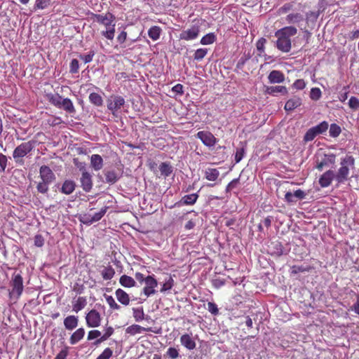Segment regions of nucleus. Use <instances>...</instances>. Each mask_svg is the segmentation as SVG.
I'll return each mask as SVG.
<instances>
[{"mask_svg":"<svg viewBox=\"0 0 359 359\" xmlns=\"http://www.w3.org/2000/svg\"><path fill=\"white\" fill-rule=\"evenodd\" d=\"M162 29L158 26H152L148 30V35L153 41H156L160 38Z\"/></svg>","mask_w":359,"mask_h":359,"instance_id":"473e14b6","label":"nucleus"},{"mask_svg":"<svg viewBox=\"0 0 359 359\" xmlns=\"http://www.w3.org/2000/svg\"><path fill=\"white\" fill-rule=\"evenodd\" d=\"M303 15L299 13H290L285 18V20L288 24H297L303 21Z\"/></svg>","mask_w":359,"mask_h":359,"instance_id":"c756f323","label":"nucleus"},{"mask_svg":"<svg viewBox=\"0 0 359 359\" xmlns=\"http://www.w3.org/2000/svg\"><path fill=\"white\" fill-rule=\"evenodd\" d=\"M76 188V184L73 180H65L61 187V192L66 195H69L74 192Z\"/></svg>","mask_w":359,"mask_h":359,"instance_id":"5701e85b","label":"nucleus"},{"mask_svg":"<svg viewBox=\"0 0 359 359\" xmlns=\"http://www.w3.org/2000/svg\"><path fill=\"white\" fill-rule=\"evenodd\" d=\"M87 305V299L86 297H79L74 302H73V311L76 313L83 309Z\"/></svg>","mask_w":359,"mask_h":359,"instance_id":"b1692460","label":"nucleus"},{"mask_svg":"<svg viewBox=\"0 0 359 359\" xmlns=\"http://www.w3.org/2000/svg\"><path fill=\"white\" fill-rule=\"evenodd\" d=\"M271 245L275 249V250L272 251V254H275L277 256H280L283 253V248L280 243L276 241L271 243Z\"/></svg>","mask_w":359,"mask_h":359,"instance_id":"de8ad7c7","label":"nucleus"},{"mask_svg":"<svg viewBox=\"0 0 359 359\" xmlns=\"http://www.w3.org/2000/svg\"><path fill=\"white\" fill-rule=\"evenodd\" d=\"M208 310L209 311V312H210L212 314H213L215 316H216L219 313V310H218L217 306L214 302H209L208 303Z\"/></svg>","mask_w":359,"mask_h":359,"instance_id":"680f3d73","label":"nucleus"},{"mask_svg":"<svg viewBox=\"0 0 359 359\" xmlns=\"http://www.w3.org/2000/svg\"><path fill=\"white\" fill-rule=\"evenodd\" d=\"M174 285V280L171 276L169 277L168 280L164 283L161 287V292H164L167 290H170Z\"/></svg>","mask_w":359,"mask_h":359,"instance_id":"603ef678","label":"nucleus"},{"mask_svg":"<svg viewBox=\"0 0 359 359\" xmlns=\"http://www.w3.org/2000/svg\"><path fill=\"white\" fill-rule=\"evenodd\" d=\"M334 179L335 180L334 172L329 170L320 176L318 182L320 185L324 188L329 187Z\"/></svg>","mask_w":359,"mask_h":359,"instance_id":"2eb2a0df","label":"nucleus"},{"mask_svg":"<svg viewBox=\"0 0 359 359\" xmlns=\"http://www.w3.org/2000/svg\"><path fill=\"white\" fill-rule=\"evenodd\" d=\"M297 34V29L294 26H286L275 32L277 38L276 46L283 53H289L292 48L291 37Z\"/></svg>","mask_w":359,"mask_h":359,"instance_id":"f257e3e1","label":"nucleus"},{"mask_svg":"<svg viewBox=\"0 0 359 359\" xmlns=\"http://www.w3.org/2000/svg\"><path fill=\"white\" fill-rule=\"evenodd\" d=\"M266 91L269 95H274L276 93H281L282 95H287L288 93L287 88L283 86H269L266 88Z\"/></svg>","mask_w":359,"mask_h":359,"instance_id":"cd10ccee","label":"nucleus"},{"mask_svg":"<svg viewBox=\"0 0 359 359\" xmlns=\"http://www.w3.org/2000/svg\"><path fill=\"white\" fill-rule=\"evenodd\" d=\"M36 146L35 140H29L19 144L13 152V158L16 163L22 164L23 158L32 152Z\"/></svg>","mask_w":359,"mask_h":359,"instance_id":"0eeeda50","label":"nucleus"},{"mask_svg":"<svg viewBox=\"0 0 359 359\" xmlns=\"http://www.w3.org/2000/svg\"><path fill=\"white\" fill-rule=\"evenodd\" d=\"M293 6L291 3H286L284 5H283L278 10V13L279 15L285 14L290 11L292 10Z\"/></svg>","mask_w":359,"mask_h":359,"instance_id":"4d7b16f0","label":"nucleus"},{"mask_svg":"<svg viewBox=\"0 0 359 359\" xmlns=\"http://www.w3.org/2000/svg\"><path fill=\"white\" fill-rule=\"evenodd\" d=\"M292 86L297 90H303L306 87V83L304 79L296 80Z\"/></svg>","mask_w":359,"mask_h":359,"instance_id":"0e129e2a","label":"nucleus"},{"mask_svg":"<svg viewBox=\"0 0 359 359\" xmlns=\"http://www.w3.org/2000/svg\"><path fill=\"white\" fill-rule=\"evenodd\" d=\"M159 170L161 175L165 177H168L172 172V168L169 163L163 162L159 165Z\"/></svg>","mask_w":359,"mask_h":359,"instance_id":"72a5a7b5","label":"nucleus"},{"mask_svg":"<svg viewBox=\"0 0 359 359\" xmlns=\"http://www.w3.org/2000/svg\"><path fill=\"white\" fill-rule=\"evenodd\" d=\"M266 43V40L263 37L260 38L257 41L256 47L257 50L259 52V55H262V54L264 53Z\"/></svg>","mask_w":359,"mask_h":359,"instance_id":"09e8293b","label":"nucleus"},{"mask_svg":"<svg viewBox=\"0 0 359 359\" xmlns=\"http://www.w3.org/2000/svg\"><path fill=\"white\" fill-rule=\"evenodd\" d=\"M39 182L37 183V191L41 194H47L49 185L55 180V175L53 170L47 165H41L39 168Z\"/></svg>","mask_w":359,"mask_h":359,"instance_id":"7ed1b4c3","label":"nucleus"},{"mask_svg":"<svg viewBox=\"0 0 359 359\" xmlns=\"http://www.w3.org/2000/svg\"><path fill=\"white\" fill-rule=\"evenodd\" d=\"M128 37V34L126 31H122L120 32V34L117 36L116 40L118 43L121 45L126 42Z\"/></svg>","mask_w":359,"mask_h":359,"instance_id":"e2e57ef3","label":"nucleus"},{"mask_svg":"<svg viewBox=\"0 0 359 359\" xmlns=\"http://www.w3.org/2000/svg\"><path fill=\"white\" fill-rule=\"evenodd\" d=\"M328 128H329V124L325 121L320 123L319 124H318L317 126L313 127V128L315 129V130L316 131L318 135L325 133V131H327Z\"/></svg>","mask_w":359,"mask_h":359,"instance_id":"c03bdc74","label":"nucleus"},{"mask_svg":"<svg viewBox=\"0 0 359 359\" xmlns=\"http://www.w3.org/2000/svg\"><path fill=\"white\" fill-rule=\"evenodd\" d=\"M112 354L113 351L110 348H106L96 359H109Z\"/></svg>","mask_w":359,"mask_h":359,"instance_id":"13d9d810","label":"nucleus"},{"mask_svg":"<svg viewBox=\"0 0 359 359\" xmlns=\"http://www.w3.org/2000/svg\"><path fill=\"white\" fill-rule=\"evenodd\" d=\"M302 104V100L299 97H292L288 100L284 107L286 111H292L299 107Z\"/></svg>","mask_w":359,"mask_h":359,"instance_id":"a878e982","label":"nucleus"},{"mask_svg":"<svg viewBox=\"0 0 359 359\" xmlns=\"http://www.w3.org/2000/svg\"><path fill=\"white\" fill-rule=\"evenodd\" d=\"M104 297L110 309L112 310H119L121 309V306L116 302L112 296L105 295Z\"/></svg>","mask_w":359,"mask_h":359,"instance_id":"37998d69","label":"nucleus"},{"mask_svg":"<svg viewBox=\"0 0 359 359\" xmlns=\"http://www.w3.org/2000/svg\"><path fill=\"white\" fill-rule=\"evenodd\" d=\"M89 100L93 104L97 107H100L103 104L102 96L97 93H91L89 95Z\"/></svg>","mask_w":359,"mask_h":359,"instance_id":"f704fd0d","label":"nucleus"},{"mask_svg":"<svg viewBox=\"0 0 359 359\" xmlns=\"http://www.w3.org/2000/svg\"><path fill=\"white\" fill-rule=\"evenodd\" d=\"M93 19L105 27L106 29L101 31V35L109 40H113L115 35V16L108 12L105 14H93Z\"/></svg>","mask_w":359,"mask_h":359,"instance_id":"f03ea898","label":"nucleus"},{"mask_svg":"<svg viewBox=\"0 0 359 359\" xmlns=\"http://www.w3.org/2000/svg\"><path fill=\"white\" fill-rule=\"evenodd\" d=\"M142 332H153L154 333H158V332L152 330L151 327H143L136 324L128 326L126 329V334H128L132 336L135 335L137 334H140Z\"/></svg>","mask_w":359,"mask_h":359,"instance_id":"dca6fc26","label":"nucleus"},{"mask_svg":"<svg viewBox=\"0 0 359 359\" xmlns=\"http://www.w3.org/2000/svg\"><path fill=\"white\" fill-rule=\"evenodd\" d=\"M341 132V127L336 124L332 123L330 126L329 133L332 137H337Z\"/></svg>","mask_w":359,"mask_h":359,"instance_id":"58836bf2","label":"nucleus"},{"mask_svg":"<svg viewBox=\"0 0 359 359\" xmlns=\"http://www.w3.org/2000/svg\"><path fill=\"white\" fill-rule=\"evenodd\" d=\"M95 55V50H91L89 51V53L88 54H81L79 55V58L81 60H83L85 64H87V63L90 62L93 60Z\"/></svg>","mask_w":359,"mask_h":359,"instance_id":"a18cd8bd","label":"nucleus"},{"mask_svg":"<svg viewBox=\"0 0 359 359\" xmlns=\"http://www.w3.org/2000/svg\"><path fill=\"white\" fill-rule=\"evenodd\" d=\"M311 266H297L294 265L290 268V273L291 275H294L298 273L307 272L311 270Z\"/></svg>","mask_w":359,"mask_h":359,"instance_id":"4c0bfd02","label":"nucleus"},{"mask_svg":"<svg viewBox=\"0 0 359 359\" xmlns=\"http://www.w3.org/2000/svg\"><path fill=\"white\" fill-rule=\"evenodd\" d=\"M226 283L225 280L221 278H216L212 280V285L215 288H220L224 286Z\"/></svg>","mask_w":359,"mask_h":359,"instance_id":"774afa93","label":"nucleus"},{"mask_svg":"<svg viewBox=\"0 0 359 359\" xmlns=\"http://www.w3.org/2000/svg\"><path fill=\"white\" fill-rule=\"evenodd\" d=\"M348 106L353 111L359 109V98L355 96L351 97L348 101Z\"/></svg>","mask_w":359,"mask_h":359,"instance_id":"8fccbe9b","label":"nucleus"},{"mask_svg":"<svg viewBox=\"0 0 359 359\" xmlns=\"http://www.w3.org/2000/svg\"><path fill=\"white\" fill-rule=\"evenodd\" d=\"M81 187L86 192L91 191L93 185V177L88 171H83L80 178Z\"/></svg>","mask_w":359,"mask_h":359,"instance_id":"f8f14e48","label":"nucleus"},{"mask_svg":"<svg viewBox=\"0 0 359 359\" xmlns=\"http://www.w3.org/2000/svg\"><path fill=\"white\" fill-rule=\"evenodd\" d=\"M355 168V158L351 155H346L341 158L340 168L338 169L335 175V180L338 184L344 183L349 178L351 169Z\"/></svg>","mask_w":359,"mask_h":359,"instance_id":"20e7f679","label":"nucleus"},{"mask_svg":"<svg viewBox=\"0 0 359 359\" xmlns=\"http://www.w3.org/2000/svg\"><path fill=\"white\" fill-rule=\"evenodd\" d=\"M305 196V192L301 189H297L294 193L288 191L285 194V201L288 203H291L296 202L297 200L304 199Z\"/></svg>","mask_w":359,"mask_h":359,"instance_id":"4468645a","label":"nucleus"},{"mask_svg":"<svg viewBox=\"0 0 359 359\" xmlns=\"http://www.w3.org/2000/svg\"><path fill=\"white\" fill-rule=\"evenodd\" d=\"M117 300L123 305L128 306L130 304L129 294L123 290L118 288L115 292Z\"/></svg>","mask_w":359,"mask_h":359,"instance_id":"412c9836","label":"nucleus"},{"mask_svg":"<svg viewBox=\"0 0 359 359\" xmlns=\"http://www.w3.org/2000/svg\"><path fill=\"white\" fill-rule=\"evenodd\" d=\"M85 335V330L83 327L77 329L70 337L69 342L72 345L81 341Z\"/></svg>","mask_w":359,"mask_h":359,"instance_id":"393cba45","label":"nucleus"},{"mask_svg":"<svg viewBox=\"0 0 359 359\" xmlns=\"http://www.w3.org/2000/svg\"><path fill=\"white\" fill-rule=\"evenodd\" d=\"M119 283L124 287H133L136 285L135 280L127 275H122L120 277Z\"/></svg>","mask_w":359,"mask_h":359,"instance_id":"c85d7f7f","label":"nucleus"},{"mask_svg":"<svg viewBox=\"0 0 359 359\" xmlns=\"http://www.w3.org/2000/svg\"><path fill=\"white\" fill-rule=\"evenodd\" d=\"M78 317L75 316H69L64 319V325L68 330H72L78 325Z\"/></svg>","mask_w":359,"mask_h":359,"instance_id":"4be33fe9","label":"nucleus"},{"mask_svg":"<svg viewBox=\"0 0 359 359\" xmlns=\"http://www.w3.org/2000/svg\"><path fill=\"white\" fill-rule=\"evenodd\" d=\"M166 355L170 359H176L177 358L179 357V351L175 347H170L168 348L166 351Z\"/></svg>","mask_w":359,"mask_h":359,"instance_id":"5fc2aeb1","label":"nucleus"},{"mask_svg":"<svg viewBox=\"0 0 359 359\" xmlns=\"http://www.w3.org/2000/svg\"><path fill=\"white\" fill-rule=\"evenodd\" d=\"M322 92L319 88H312L310 92V97L312 100L317 101L320 100Z\"/></svg>","mask_w":359,"mask_h":359,"instance_id":"49530a36","label":"nucleus"},{"mask_svg":"<svg viewBox=\"0 0 359 359\" xmlns=\"http://www.w3.org/2000/svg\"><path fill=\"white\" fill-rule=\"evenodd\" d=\"M284 74L279 70L271 71L269 76L268 79L270 83H280L285 81Z\"/></svg>","mask_w":359,"mask_h":359,"instance_id":"6ab92c4d","label":"nucleus"},{"mask_svg":"<svg viewBox=\"0 0 359 359\" xmlns=\"http://www.w3.org/2000/svg\"><path fill=\"white\" fill-rule=\"evenodd\" d=\"M180 342L183 346L190 351L194 350L196 346L195 341L189 334H182L180 337Z\"/></svg>","mask_w":359,"mask_h":359,"instance_id":"a211bd4d","label":"nucleus"},{"mask_svg":"<svg viewBox=\"0 0 359 359\" xmlns=\"http://www.w3.org/2000/svg\"><path fill=\"white\" fill-rule=\"evenodd\" d=\"M107 210V207L102 208L98 212L95 213L93 216L90 215H85V221H83V223L87 224H91L93 222H97L102 219V217L105 215Z\"/></svg>","mask_w":359,"mask_h":359,"instance_id":"f3484780","label":"nucleus"},{"mask_svg":"<svg viewBox=\"0 0 359 359\" xmlns=\"http://www.w3.org/2000/svg\"><path fill=\"white\" fill-rule=\"evenodd\" d=\"M68 355V347L62 349L54 359H66Z\"/></svg>","mask_w":359,"mask_h":359,"instance_id":"338daca9","label":"nucleus"},{"mask_svg":"<svg viewBox=\"0 0 359 359\" xmlns=\"http://www.w3.org/2000/svg\"><path fill=\"white\" fill-rule=\"evenodd\" d=\"M318 135L313 127L309 128L304 136V141L307 142L312 141Z\"/></svg>","mask_w":359,"mask_h":359,"instance_id":"a19ab883","label":"nucleus"},{"mask_svg":"<svg viewBox=\"0 0 359 359\" xmlns=\"http://www.w3.org/2000/svg\"><path fill=\"white\" fill-rule=\"evenodd\" d=\"M106 182L109 184H115L120 178L119 174L114 170H107L104 172Z\"/></svg>","mask_w":359,"mask_h":359,"instance_id":"bb28decb","label":"nucleus"},{"mask_svg":"<svg viewBox=\"0 0 359 359\" xmlns=\"http://www.w3.org/2000/svg\"><path fill=\"white\" fill-rule=\"evenodd\" d=\"M101 335V332L97 330H93L88 332L87 339L88 341L97 339L100 337Z\"/></svg>","mask_w":359,"mask_h":359,"instance_id":"052dcab7","label":"nucleus"},{"mask_svg":"<svg viewBox=\"0 0 359 359\" xmlns=\"http://www.w3.org/2000/svg\"><path fill=\"white\" fill-rule=\"evenodd\" d=\"M245 153V149L243 147L236 149V151L235 154L236 163H239L242 160V158L244 156Z\"/></svg>","mask_w":359,"mask_h":359,"instance_id":"864d4df0","label":"nucleus"},{"mask_svg":"<svg viewBox=\"0 0 359 359\" xmlns=\"http://www.w3.org/2000/svg\"><path fill=\"white\" fill-rule=\"evenodd\" d=\"M207 53V48H198L194 53V59L196 61H201L205 57Z\"/></svg>","mask_w":359,"mask_h":359,"instance_id":"79ce46f5","label":"nucleus"},{"mask_svg":"<svg viewBox=\"0 0 359 359\" xmlns=\"http://www.w3.org/2000/svg\"><path fill=\"white\" fill-rule=\"evenodd\" d=\"M216 41V36L214 33H208L203 36L201 39V43L203 45H210Z\"/></svg>","mask_w":359,"mask_h":359,"instance_id":"e433bc0d","label":"nucleus"},{"mask_svg":"<svg viewBox=\"0 0 359 359\" xmlns=\"http://www.w3.org/2000/svg\"><path fill=\"white\" fill-rule=\"evenodd\" d=\"M8 159L6 155L0 153V171L4 172L7 166Z\"/></svg>","mask_w":359,"mask_h":359,"instance_id":"bf43d9fd","label":"nucleus"},{"mask_svg":"<svg viewBox=\"0 0 359 359\" xmlns=\"http://www.w3.org/2000/svg\"><path fill=\"white\" fill-rule=\"evenodd\" d=\"M47 100L53 106L63 109L66 112L73 114L76 113V109L72 101L69 98L62 99L59 94L49 93L46 95Z\"/></svg>","mask_w":359,"mask_h":359,"instance_id":"39448f33","label":"nucleus"},{"mask_svg":"<svg viewBox=\"0 0 359 359\" xmlns=\"http://www.w3.org/2000/svg\"><path fill=\"white\" fill-rule=\"evenodd\" d=\"M44 244V239H43V237L40 235V234H37L34 236V245L36 246V247H42Z\"/></svg>","mask_w":359,"mask_h":359,"instance_id":"69168bd1","label":"nucleus"},{"mask_svg":"<svg viewBox=\"0 0 359 359\" xmlns=\"http://www.w3.org/2000/svg\"><path fill=\"white\" fill-rule=\"evenodd\" d=\"M198 198V195L197 194H191L189 195L184 196L180 203L183 205H192L196 203Z\"/></svg>","mask_w":359,"mask_h":359,"instance_id":"7c9ffc66","label":"nucleus"},{"mask_svg":"<svg viewBox=\"0 0 359 359\" xmlns=\"http://www.w3.org/2000/svg\"><path fill=\"white\" fill-rule=\"evenodd\" d=\"M135 278L141 285L144 283L145 286L142 289V292L147 297L156 294V287L158 286V281L155 278L154 275L145 276L140 272H136Z\"/></svg>","mask_w":359,"mask_h":359,"instance_id":"423d86ee","label":"nucleus"},{"mask_svg":"<svg viewBox=\"0 0 359 359\" xmlns=\"http://www.w3.org/2000/svg\"><path fill=\"white\" fill-rule=\"evenodd\" d=\"M101 320V315L96 309H91L86 316V325L88 327H99Z\"/></svg>","mask_w":359,"mask_h":359,"instance_id":"9d476101","label":"nucleus"},{"mask_svg":"<svg viewBox=\"0 0 359 359\" xmlns=\"http://www.w3.org/2000/svg\"><path fill=\"white\" fill-rule=\"evenodd\" d=\"M124 104L125 100L122 96H112L111 99L107 101V108L114 115H115V113L118 111Z\"/></svg>","mask_w":359,"mask_h":359,"instance_id":"9b49d317","label":"nucleus"},{"mask_svg":"<svg viewBox=\"0 0 359 359\" xmlns=\"http://www.w3.org/2000/svg\"><path fill=\"white\" fill-rule=\"evenodd\" d=\"M133 317L137 322L141 321L144 318V313L143 309H133Z\"/></svg>","mask_w":359,"mask_h":359,"instance_id":"3c124183","label":"nucleus"},{"mask_svg":"<svg viewBox=\"0 0 359 359\" xmlns=\"http://www.w3.org/2000/svg\"><path fill=\"white\" fill-rule=\"evenodd\" d=\"M199 27L198 26H192L190 29L184 30L181 32L180 38L185 41L195 39L199 34Z\"/></svg>","mask_w":359,"mask_h":359,"instance_id":"ddd939ff","label":"nucleus"},{"mask_svg":"<svg viewBox=\"0 0 359 359\" xmlns=\"http://www.w3.org/2000/svg\"><path fill=\"white\" fill-rule=\"evenodd\" d=\"M10 286L11 290L9 291V298L15 301L18 300L24 290L23 278L20 273H13Z\"/></svg>","mask_w":359,"mask_h":359,"instance_id":"6e6552de","label":"nucleus"},{"mask_svg":"<svg viewBox=\"0 0 359 359\" xmlns=\"http://www.w3.org/2000/svg\"><path fill=\"white\" fill-rule=\"evenodd\" d=\"M219 176V172L216 168H208L205 171V178L208 181H215Z\"/></svg>","mask_w":359,"mask_h":359,"instance_id":"2f4dec72","label":"nucleus"},{"mask_svg":"<svg viewBox=\"0 0 359 359\" xmlns=\"http://www.w3.org/2000/svg\"><path fill=\"white\" fill-rule=\"evenodd\" d=\"M101 274L104 280H111L114 276L115 270L112 268L111 266H107L104 268L101 272Z\"/></svg>","mask_w":359,"mask_h":359,"instance_id":"c9c22d12","label":"nucleus"},{"mask_svg":"<svg viewBox=\"0 0 359 359\" xmlns=\"http://www.w3.org/2000/svg\"><path fill=\"white\" fill-rule=\"evenodd\" d=\"M104 165V161L102 157L99 154H93L90 156V166L95 170H100Z\"/></svg>","mask_w":359,"mask_h":359,"instance_id":"aec40b11","label":"nucleus"},{"mask_svg":"<svg viewBox=\"0 0 359 359\" xmlns=\"http://www.w3.org/2000/svg\"><path fill=\"white\" fill-rule=\"evenodd\" d=\"M196 137L208 147H214L218 142L217 139L210 131L201 130L196 133Z\"/></svg>","mask_w":359,"mask_h":359,"instance_id":"1a4fd4ad","label":"nucleus"},{"mask_svg":"<svg viewBox=\"0 0 359 359\" xmlns=\"http://www.w3.org/2000/svg\"><path fill=\"white\" fill-rule=\"evenodd\" d=\"M79 64L76 59L72 60L69 66V72L72 74H76L79 72Z\"/></svg>","mask_w":359,"mask_h":359,"instance_id":"6e6d98bb","label":"nucleus"},{"mask_svg":"<svg viewBox=\"0 0 359 359\" xmlns=\"http://www.w3.org/2000/svg\"><path fill=\"white\" fill-rule=\"evenodd\" d=\"M50 4V0H36L34 10H42L48 8Z\"/></svg>","mask_w":359,"mask_h":359,"instance_id":"ea45409f","label":"nucleus"}]
</instances>
